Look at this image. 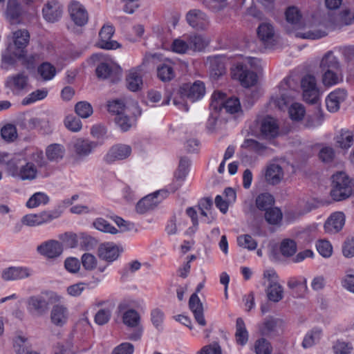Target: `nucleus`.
<instances>
[{"mask_svg":"<svg viewBox=\"0 0 354 354\" xmlns=\"http://www.w3.org/2000/svg\"><path fill=\"white\" fill-rule=\"evenodd\" d=\"M210 75L217 79L225 73V66L222 58L218 57H213L209 62Z\"/></svg>","mask_w":354,"mask_h":354,"instance_id":"nucleus-38","label":"nucleus"},{"mask_svg":"<svg viewBox=\"0 0 354 354\" xmlns=\"http://www.w3.org/2000/svg\"><path fill=\"white\" fill-rule=\"evenodd\" d=\"M19 160L14 158L9 153L0 151V166L4 167L8 175H10L11 167H15Z\"/></svg>","mask_w":354,"mask_h":354,"instance_id":"nucleus-48","label":"nucleus"},{"mask_svg":"<svg viewBox=\"0 0 354 354\" xmlns=\"http://www.w3.org/2000/svg\"><path fill=\"white\" fill-rule=\"evenodd\" d=\"M60 299L61 297L53 292H44L32 295L26 300L27 310L31 315L41 317L48 312L50 304Z\"/></svg>","mask_w":354,"mask_h":354,"instance_id":"nucleus-3","label":"nucleus"},{"mask_svg":"<svg viewBox=\"0 0 354 354\" xmlns=\"http://www.w3.org/2000/svg\"><path fill=\"white\" fill-rule=\"evenodd\" d=\"M338 146L342 149L349 148L353 142V133L349 131L342 130L339 135L336 137Z\"/></svg>","mask_w":354,"mask_h":354,"instance_id":"nucleus-45","label":"nucleus"},{"mask_svg":"<svg viewBox=\"0 0 354 354\" xmlns=\"http://www.w3.org/2000/svg\"><path fill=\"white\" fill-rule=\"evenodd\" d=\"M60 216V212L57 210L44 211L39 214H30L25 215L21 218L23 224L28 226L40 225L49 223Z\"/></svg>","mask_w":354,"mask_h":354,"instance_id":"nucleus-9","label":"nucleus"},{"mask_svg":"<svg viewBox=\"0 0 354 354\" xmlns=\"http://www.w3.org/2000/svg\"><path fill=\"white\" fill-rule=\"evenodd\" d=\"M131 153V147L129 145L118 144L110 148L104 160L107 163H112L117 160H122L127 158Z\"/></svg>","mask_w":354,"mask_h":354,"instance_id":"nucleus-17","label":"nucleus"},{"mask_svg":"<svg viewBox=\"0 0 354 354\" xmlns=\"http://www.w3.org/2000/svg\"><path fill=\"white\" fill-rule=\"evenodd\" d=\"M225 95L220 91L214 92L211 102V107L212 109L219 111L224 109L226 112L234 114L241 112V106L239 98L230 97L225 100Z\"/></svg>","mask_w":354,"mask_h":354,"instance_id":"nucleus-5","label":"nucleus"},{"mask_svg":"<svg viewBox=\"0 0 354 354\" xmlns=\"http://www.w3.org/2000/svg\"><path fill=\"white\" fill-rule=\"evenodd\" d=\"M283 175L282 167L278 164L272 163L266 169L265 179L268 184L275 185L282 180Z\"/></svg>","mask_w":354,"mask_h":354,"instance_id":"nucleus-26","label":"nucleus"},{"mask_svg":"<svg viewBox=\"0 0 354 354\" xmlns=\"http://www.w3.org/2000/svg\"><path fill=\"white\" fill-rule=\"evenodd\" d=\"M345 224V216L342 212H335L330 215L324 224L326 232L335 234L339 232Z\"/></svg>","mask_w":354,"mask_h":354,"instance_id":"nucleus-22","label":"nucleus"},{"mask_svg":"<svg viewBox=\"0 0 354 354\" xmlns=\"http://www.w3.org/2000/svg\"><path fill=\"white\" fill-rule=\"evenodd\" d=\"M157 74L162 82L170 81L174 77V69L171 64L163 63L157 68Z\"/></svg>","mask_w":354,"mask_h":354,"instance_id":"nucleus-42","label":"nucleus"},{"mask_svg":"<svg viewBox=\"0 0 354 354\" xmlns=\"http://www.w3.org/2000/svg\"><path fill=\"white\" fill-rule=\"evenodd\" d=\"M50 318L53 325L62 327L68 322V310L62 304L54 305L50 310Z\"/></svg>","mask_w":354,"mask_h":354,"instance_id":"nucleus-21","label":"nucleus"},{"mask_svg":"<svg viewBox=\"0 0 354 354\" xmlns=\"http://www.w3.org/2000/svg\"><path fill=\"white\" fill-rule=\"evenodd\" d=\"M115 32L114 27L109 24H106L102 26L99 32V41H97V46L102 49L113 50L120 47V44L114 40H111Z\"/></svg>","mask_w":354,"mask_h":354,"instance_id":"nucleus-16","label":"nucleus"},{"mask_svg":"<svg viewBox=\"0 0 354 354\" xmlns=\"http://www.w3.org/2000/svg\"><path fill=\"white\" fill-rule=\"evenodd\" d=\"M111 317V310L109 308L99 310L95 315V322L102 326L108 323Z\"/></svg>","mask_w":354,"mask_h":354,"instance_id":"nucleus-60","label":"nucleus"},{"mask_svg":"<svg viewBox=\"0 0 354 354\" xmlns=\"http://www.w3.org/2000/svg\"><path fill=\"white\" fill-rule=\"evenodd\" d=\"M84 268L86 270H93L96 268L97 259L95 257L90 253H85L81 258Z\"/></svg>","mask_w":354,"mask_h":354,"instance_id":"nucleus-63","label":"nucleus"},{"mask_svg":"<svg viewBox=\"0 0 354 354\" xmlns=\"http://www.w3.org/2000/svg\"><path fill=\"white\" fill-rule=\"evenodd\" d=\"M189 308L192 312L196 322L204 326L206 325V321L204 317L203 307L197 293L191 295L189 300Z\"/></svg>","mask_w":354,"mask_h":354,"instance_id":"nucleus-23","label":"nucleus"},{"mask_svg":"<svg viewBox=\"0 0 354 354\" xmlns=\"http://www.w3.org/2000/svg\"><path fill=\"white\" fill-rule=\"evenodd\" d=\"M301 86L303 90L304 100L310 104L317 103L319 97V91L317 86L315 77L311 75L304 76L301 79Z\"/></svg>","mask_w":354,"mask_h":354,"instance_id":"nucleus-8","label":"nucleus"},{"mask_svg":"<svg viewBox=\"0 0 354 354\" xmlns=\"http://www.w3.org/2000/svg\"><path fill=\"white\" fill-rule=\"evenodd\" d=\"M31 275V271L24 267H10L3 270L1 278L4 281H15L27 278Z\"/></svg>","mask_w":354,"mask_h":354,"instance_id":"nucleus-24","label":"nucleus"},{"mask_svg":"<svg viewBox=\"0 0 354 354\" xmlns=\"http://www.w3.org/2000/svg\"><path fill=\"white\" fill-rule=\"evenodd\" d=\"M280 252L284 257H288L293 256L297 252V244L292 239H284L280 245Z\"/></svg>","mask_w":354,"mask_h":354,"instance_id":"nucleus-47","label":"nucleus"},{"mask_svg":"<svg viewBox=\"0 0 354 354\" xmlns=\"http://www.w3.org/2000/svg\"><path fill=\"white\" fill-rule=\"evenodd\" d=\"M264 218L266 222L272 225H279L283 218L281 210L276 207H272L265 211Z\"/></svg>","mask_w":354,"mask_h":354,"instance_id":"nucleus-40","label":"nucleus"},{"mask_svg":"<svg viewBox=\"0 0 354 354\" xmlns=\"http://www.w3.org/2000/svg\"><path fill=\"white\" fill-rule=\"evenodd\" d=\"M319 68L321 71L342 69L338 57L332 50L326 52L323 55L319 62Z\"/></svg>","mask_w":354,"mask_h":354,"instance_id":"nucleus-30","label":"nucleus"},{"mask_svg":"<svg viewBox=\"0 0 354 354\" xmlns=\"http://www.w3.org/2000/svg\"><path fill=\"white\" fill-rule=\"evenodd\" d=\"M322 72V81L325 86H333L343 81L342 69L328 70Z\"/></svg>","mask_w":354,"mask_h":354,"instance_id":"nucleus-31","label":"nucleus"},{"mask_svg":"<svg viewBox=\"0 0 354 354\" xmlns=\"http://www.w3.org/2000/svg\"><path fill=\"white\" fill-rule=\"evenodd\" d=\"M1 135L6 141H13L17 138V130L14 125L7 124L1 130Z\"/></svg>","mask_w":354,"mask_h":354,"instance_id":"nucleus-64","label":"nucleus"},{"mask_svg":"<svg viewBox=\"0 0 354 354\" xmlns=\"http://www.w3.org/2000/svg\"><path fill=\"white\" fill-rule=\"evenodd\" d=\"M186 21L192 28L197 30H205L209 26L207 15L198 9L190 10L186 14Z\"/></svg>","mask_w":354,"mask_h":354,"instance_id":"nucleus-12","label":"nucleus"},{"mask_svg":"<svg viewBox=\"0 0 354 354\" xmlns=\"http://www.w3.org/2000/svg\"><path fill=\"white\" fill-rule=\"evenodd\" d=\"M37 252L47 259H56L63 252L62 244L57 240H48L37 247Z\"/></svg>","mask_w":354,"mask_h":354,"instance_id":"nucleus-14","label":"nucleus"},{"mask_svg":"<svg viewBox=\"0 0 354 354\" xmlns=\"http://www.w3.org/2000/svg\"><path fill=\"white\" fill-rule=\"evenodd\" d=\"M353 349L351 343L342 340L336 341L333 346L334 354H351Z\"/></svg>","mask_w":354,"mask_h":354,"instance_id":"nucleus-55","label":"nucleus"},{"mask_svg":"<svg viewBox=\"0 0 354 354\" xmlns=\"http://www.w3.org/2000/svg\"><path fill=\"white\" fill-rule=\"evenodd\" d=\"M288 113L292 120L299 121L304 118L306 111L304 106L301 104L293 103L289 108Z\"/></svg>","mask_w":354,"mask_h":354,"instance_id":"nucleus-51","label":"nucleus"},{"mask_svg":"<svg viewBox=\"0 0 354 354\" xmlns=\"http://www.w3.org/2000/svg\"><path fill=\"white\" fill-rule=\"evenodd\" d=\"M171 48L174 52L178 54H192L188 37L186 40L180 38L174 39Z\"/></svg>","mask_w":354,"mask_h":354,"instance_id":"nucleus-46","label":"nucleus"},{"mask_svg":"<svg viewBox=\"0 0 354 354\" xmlns=\"http://www.w3.org/2000/svg\"><path fill=\"white\" fill-rule=\"evenodd\" d=\"M126 82L127 88L133 92L141 90L143 81L140 70L138 68H132L129 70L127 77Z\"/></svg>","mask_w":354,"mask_h":354,"instance_id":"nucleus-29","label":"nucleus"},{"mask_svg":"<svg viewBox=\"0 0 354 354\" xmlns=\"http://www.w3.org/2000/svg\"><path fill=\"white\" fill-rule=\"evenodd\" d=\"M286 18L295 29L306 28L305 32H297L295 36L301 39H318L327 35L326 27L322 24L317 26L315 24H303L300 11L295 7H290L286 12Z\"/></svg>","mask_w":354,"mask_h":354,"instance_id":"nucleus-1","label":"nucleus"},{"mask_svg":"<svg viewBox=\"0 0 354 354\" xmlns=\"http://www.w3.org/2000/svg\"><path fill=\"white\" fill-rule=\"evenodd\" d=\"M94 227L103 232L115 234L118 233V230L111 225L108 221L102 218H98L93 222Z\"/></svg>","mask_w":354,"mask_h":354,"instance_id":"nucleus-53","label":"nucleus"},{"mask_svg":"<svg viewBox=\"0 0 354 354\" xmlns=\"http://www.w3.org/2000/svg\"><path fill=\"white\" fill-rule=\"evenodd\" d=\"M241 147L259 154L262 153L266 148L263 144L253 139L245 140Z\"/></svg>","mask_w":354,"mask_h":354,"instance_id":"nucleus-57","label":"nucleus"},{"mask_svg":"<svg viewBox=\"0 0 354 354\" xmlns=\"http://www.w3.org/2000/svg\"><path fill=\"white\" fill-rule=\"evenodd\" d=\"M19 160L15 167H11L10 176L21 180H32L37 176V169L34 163L28 162L19 166Z\"/></svg>","mask_w":354,"mask_h":354,"instance_id":"nucleus-11","label":"nucleus"},{"mask_svg":"<svg viewBox=\"0 0 354 354\" xmlns=\"http://www.w3.org/2000/svg\"><path fill=\"white\" fill-rule=\"evenodd\" d=\"M119 248L113 243L102 244L98 250L99 257L108 262H113L120 256Z\"/></svg>","mask_w":354,"mask_h":354,"instance_id":"nucleus-27","label":"nucleus"},{"mask_svg":"<svg viewBox=\"0 0 354 354\" xmlns=\"http://www.w3.org/2000/svg\"><path fill=\"white\" fill-rule=\"evenodd\" d=\"M49 201V197L44 192H36L27 201L26 206L35 208L41 205H46Z\"/></svg>","mask_w":354,"mask_h":354,"instance_id":"nucleus-44","label":"nucleus"},{"mask_svg":"<svg viewBox=\"0 0 354 354\" xmlns=\"http://www.w3.org/2000/svg\"><path fill=\"white\" fill-rule=\"evenodd\" d=\"M274 203V197L269 193L261 194L256 198V205L260 210L266 211L272 207Z\"/></svg>","mask_w":354,"mask_h":354,"instance_id":"nucleus-41","label":"nucleus"},{"mask_svg":"<svg viewBox=\"0 0 354 354\" xmlns=\"http://www.w3.org/2000/svg\"><path fill=\"white\" fill-rule=\"evenodd\" d=\"M266 295L270 301L277 303L283 298V288L279 283L268 284Z\"/></svg>","mask_w":354,"mask_h":354,"instance_id":"nucleus-39","label":"nucleus"},{"mask_svg":"<svg viewBox=\"0 0 354 354\" xmlns=\"http://www.w3.org/2000/svg\"><path fill=\"white\" fill-rule=\"evenodd\" d=\"M234 79H237L244 87L253 86L257 82V75L243 64H238L232 72Z\"/></svg>","mask_w":354,"mask_h":354,"instance_id":"nucleus-13","label":"nucleus"},{"mask_svg":"<svg viewBox=\"0 0 354 354\" xmlns=\"http://www.w3.org/2000/svg\"><path fill=\"white\" fill-rule=\"evenodd\" d=\"M96 146L95 142L83 138H77L71 142L72 149L80 157L88 156Z\"/></svg>","mask_w":354,"mask_h":354,"instance_id":"nucleus-20","label":"nucleus"},{"mask_svg":"<svg viewBox=\"0 0 354 354\" xmlns=\"http://www.w3.org/2000/svg\"><path fill=\"white\" fill-rule=\"evenodd\" d=\"M38 73L44 80H50L56 74L55 68L48 62L41 64L37 69Z\"/></svg>","mask_w":354,"mask_h":354,"instance_id":"nucleus-50","label":"nucleus"},{"mask_svg":"<svg viewBox=\"0 0 354 354\" xmlns=\"http://www.w3.org/2000/svg\"><path fill=\"white\" fill-rule=\"evenodd\" d=\"M254 351L256 354H271L272 347L267 339L261 338L256 341Z\"/></svg>","mask_w":354,"mask_h":354,"instance_id":"nucleus-56","label":"nucleus"},{"mask_svg":"<svg viewBox=\"0 0 354 354\" xmlns=\"http://www.w3.org/2000/svg\"><path fill=\"white\" fill-rule=\"evenodd\" d=\"M346 95L344 89H337L331 92L326 99L327 109L332 113L337 111L339 104L346 100Z\"/></svg>","mask_w":354,"mask_h":354,"instance_id":"nucleus-25","label":"nucleus"},{"mask_svg":"<svg viewBox=\"0 0 354 354\" xmlns=\"http://www.w3.org/2000/svg\"><path fill=\"white\" fill-rule=\"evenodd\" d=\"M114 120L122 131H128L132 126L131 119L127 115L126 112L115 116Z\"/></svg>","mask_w":354,"mask_h":354,"instance_id":"nucleus-59","label":"nucleus"},{"mask_svg":"<svg viewBox=\"0 0 354 354\" xmlns=\"http://www.w3.org/2000/svg\"><path fill=\"white\" fill-rule=\"evenodd\" d=\"M318 252L324 257H329L332 254L333 248L329 241L320 240L316 244Z\"/></svg>","mask_w":354,"mask_h":354,"instance_id":"nucleus-61","label":"nucleus"},{"mask_svg":"<svg viewBox=\"0 0 354 354\" xmlns=\"http://www.w3.org/2000/svg\"><path fill=\"white\" fill-rule=\"evenodd\" d=\"M75 110L76 113L82 118H87L92 115L93 111L90 103L81 101L76 104Z\"/></svg>","mask_w":354,"mask_h":354,"instance_id":"nucleus-52","label":"nucleus"},{"mask_svg":"<svg viewBox=\"0 0 354 354\" xmlns=\"http://www.w3.org/2000/svg\"><path fill=\"white\" fill-rule=\"evenodd\" d=\"M248 332L246 329L244 321L242 318L236 319V342L241 346H244L248 341Z\"/></svg>","mask_w":354,"mask_h":354,"instance_id":"nucleus-36","label":"nucleus"},{"mask_svg":"<svg viewBox=\"0 0 354 354\" xmlns=\"http://www.w3.org/2000/svg\"><path fill=\"white\" fill-rule=\"evenodd\" d=\"M122 320L127 326L136 327L140 324V317L136 310L129 309L123 314Z\"/></svg>","mask_w":354,"mask_h":354,"instance_id":"nucleus-43","label":"nucleus"},{"mask_svg":"<svg viewBox=\"0 0 354 354\" xmlns=\"http://www.w3.org/2000/svg\"><path fill=\"white\" fill-rule=\"evenodd\" d=\"M322 330L319 328H314L308 331L304 337L301 346L308 348L317 344L321 339Z\"/></svg>","mask_w":354,"mask_h":354,"instance_id":"nucleus-37","label":"nucleus"},{"mask_svg":"<svg viewBox=\"0 0 354 354\" xmlns=\"http://www.w3.org/2000/svg\"><path fill=\"white\" fill-rule=\"evenodd\" d=\"M168 196L167 190H158L152 194H148L140 200L136 205V211L139 214L145 212L155 208L164 198Z\"/></svg>","mask_w":354,"mask_h":354,"instance_id":"nucleus-7","label":"nucleus"},{"mask_svg":"<svg viewBox=\"0 0 354 354\" xmlns=\"http://www.w3.org/2000/svg\"><path fill=\"white\" fill-rule=\"evenodd\" d=\"M260 131L266 139L276 138L279 132V125L276 120L270 116L263 118L260 120Z\"/></svg>","mask_w":354,"mask_h":354,"instance_id":"nucleus-18","label":"nucleus"},{"mask_svg":"<svg viewBox=\"0 0 354 354\" xmlns=\"http://www.w3.org/2000/svg\"><path fill=\"white\" fill-rule=\"evenodd\" d=\"M14 46L16 50L12 53L16 57H22L24 56V50L28 45L30 39V35L27 30H18L13 32Z\"/></svg>","mask_w":354,"mask_h":354,"instance_id":"nucleus-19","label":"nucleus"},{"mask_svg":"<svg viewBox=\"0 0 354 354\" xmlns=\"http://www.w3.org/2000/svg\"><path fill=\"white\" fill-rule=\"evenodd\" d=\"M23 12L22 6L18 0H8L6 17L11 24L19 23Z\"/></svg>","mask_w":354,"mask_h":354,"instance_id":"nucleus-28","label":"nucleus"},{"mask_svg":"<svg viewBox=\"0 0 354 354\" xmlns=\"http://www.w3.org/2000/svg\"><path fill=\"white\" fill-rule=\"evenodd\" d=\"M28 77L26 73L22 72L10 76L7 80L9 87L15 91H21L28 86Z\"/></svg>","mask_w":354,"mask_h":354,"instance_id":"nucleus-32","label":"nucleus"},{"mask_svg":"<svg viewBox=\"0 0 354 354\" xmlns=\"http://www.w3.org/2000/svg\"><path fill=\"white\" fill-rule=\"evenodd\" d=\"M188 40L191 53L203 51L209 44V39L201 35H191Z\"/></svg>","mask_w":354,"mask_h":354,"instance_id":"nucleus-33","label":"nucleus"},{"mask_svg":"<svg viewBox=\"0 0 354 354\" xmlns=\"http://www.w3.org/2000/svg\"><path fill=\"white\" fill-rule=\"evenodd\" d=\"M72 21L77 26H84L88 21V13L86 8L79 1L73 0L68 6Z\"/></svg>","mask_w":354,"mask_h":354,"instance_id":"nucleus-10","label":"nucleus"},{"mask_svg":"<svg viewBox=\"0 0 354 354\" xmlns=\"http://www.w3.org/2000/svg\"><path fill=\"white\" fill-rule=\"evenodd\" d=\"M66 149L60 144H51L46 149V156L50 162H59L64 158Z\"/></svg>","mask_w":354,"mask_h":354,"instance_id":"nucleus-34","label":"nucleus"},{"mask_svg":"<svg viewBox=\"0 0 354 354\" xmlns=\"http://www.w3.org/2000/svg\"><path fill=\"white\" fill-rule=\"evenodd\" d=\"M205 93V84L201 81H196L192 84H184L180 87L174 96L173 103L183 111H187L189 108L185 102V98L194 102L201 99Z\"/></svg>","mask_w":354,"mask_h":354,"instance_id":"nucleus-2","label":"nucleus"},{"mask_svg":"<svg viewBox=\"0 0 354 354\" xmlns=\"http://www.w3.org/2000/svg\"><path fill=\"white\" fill-rule=\"evenodd\" d=\"M276 327L277 321L273 318H269L264 321L259 329L263 335H270L275 331Z\"/></svg>","mask_w":354,"mask_h":354,"instance_id":"nucleus-62","label":"nucleus"},{"mask_svg":"<svg viewBox=\"0 0 354 354\" xmlns=\"http://www.w3.org/2000/svg\"><path fill=\"white\" fill-rule=\"evenodd\" d=\"M63 14V6L57 0L48 1L42 8L44 19L49 23L59 21Z\"/></svg>","mask_w":354,"mask_h":354,"instance_id":"nucleus-15","label":"nucleus"},{"mask_svg":"<svg viewBox=\"0 0 354 354\" xmlns=\"http://www.w3.org/2000/svg\"><path fill=\"white\" fill-rule=\"evenodd\" d=\"M165 314L159 308H154L151 312V322L158 331H162Z\"/></svg>","mask_w":354,"mask_h":354,"instance_id":"nucleus-49","label":"nucleus"},{"mask_svg":"<svg viewBox=\"0 0 354 354\" xmlns=\"http://www.w3.org/2000/svg\"><path fill=\"white\" fill-rule=\"evenodd\" d=\"M352 194L351 180L344 172H338L332 176L331 197L337 201L348 198Z\"/></svg>","mask_w":354,"mask_h":354,"instance_id":"nucleus-4","label":"nucleus"},{"mask_svg":"<svg viewBox=\"0 0 354 354\" xmlns=\"http://www.w3.org/2000/svg\"><path fill=\"white\" fill-rule=\"evenodd\" d=\"M257 35L263 43H270L274 36L273 26L269 22L261 23L258 27Z\"/></svg>","mask_w":354,"mask_h":354,"instance_id":"nucleus-35","label":"nucleus"},{"mask_svg":"<svg viewBox=\"0 0 354 354\" xmlns=\"http://www.w3.org/2000/svg\"><path fill=\"white\" fill-rule=\"evenodd\" d=\"M64 125L70 131L77 132L81 130L82 124L80 120L73 115H68L64 119Z\"/></svg>","mask_w":354,"mask_h":354,"instance_id":"nucleus-58","label":"nucleus"},{"mask_svg":"<svg viewBox=\"0 0 354 354\" xmlns=\"http://www.w3.org/2000/svg\"><path fill=\"white\" fill-rule=\"evenodd\" d=\"M237 243L240 247L249 250H254L257 246V242L249 234L239 236L237 238Z\"/></svg>","mask_w":354,"mask_h":354,"instance_id":"nucleus-54","label":"nucleus"},{"mask_svg":"<svg viewBox=\"0 0 354 354\" xmlns=\"http://www.w3.org/2000/svg\"><path fill=\"white\" fill-rule=\"evenodd\" d=\"M292 81L290 77L285 78L279 86L278 93L272 97V101L279 109L286 107L295 96V91L290 88Z\"/></svg>","mask_w":354,"mask_h":354,"instance_id":"nucleus-6","label":"nucleus"}]
</instances>
